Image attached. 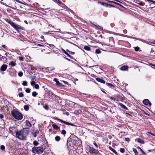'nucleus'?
I'll use <instances>...</instances> for the list:
<instances>
[{
  "label": "nucleus",
  "mask_w": 155,
  "mask_h": 155,
  "mask_svg": "<svg viewBox=\"0 0 155 155\" xmlns=\"http://www.w3.org/2000/svg\"><path fill=\"white\" fill-rule=\"evenodd\" d=\"M19 96L20 97H22L24 96V94L22 93H20L18 94Z\"/></svg>",
  "instance_id": "obj_32"
},
{
  "label": "nucleus",
  "mask_w": 155,
  "mask_h": 155,
  "mask_svg": "<svg viewBox=\"0 0 155 155\" xmlns=\"http://www.w3.org/2000/svg\"><path fill=\"white\" fill-rule=\"evenodd\" d=\"M8 65L6 64H3L2 65L0 68V70L1 71H4L6 70L7 69Z\"/></svg>",
  "instance_id": "obj_6"
},
{
  "label": "nucleus",
  "mask_w": 155,
  "mask_h": 155,
  "mask_svg": "<svg viewBox=\"0 0 155 155\" xmlns=\"http://www.w3.org/2000/svg\"><path fill=\"white\" fill-rule=\"evenodd\" d=\"M147 1L149 2H152L153 3L155 4V1L153 0H147Z\"/></svg>",
  "instance_id": "obj_40"
},
{
  "label": "nucleus",
  "mask_w": 155,
  "mask_h": 155,
  "mask_svg": "<svg viewBox=\"0 0 155 155\" xmlns=\"http://www.w3.org/2000/svg\"><path fill=\"white\" fill-rule=\"evenodd\" d=\"M124 151H125V150H124V148H120V151L121 153H124Z\"/></svg>",
  "instance_id": "obj_27"
},
{
  "label": "nucleus",
  "mask_w": 155,
  "mask_h": 155,
  "mask_svg": "<svg viewBox=\"0 0 155 155\" xmlns=\"http://www.w3.org/2000/svg\"><path fill=\"white\" fill-rule=\"evenodd\" d=\"M8 22L17 30H18L19 29L23 30V27H21L20 25H17L11 21H8Z\"/></svg>",
  "instance_id": "obj_4"
},
{
  "label": "nucleus",
  "mask_w": 155,
  "mask_h": 155,
  "mask_svg": "<svg viewBox=\"0 0 155 155\" xmlns=\"http://www.w3.org/2000/svg\"><path fill=\"white\" fill-rule=\"evenodd\" d=\"M24 109L26 110H28L29 109V107L28 105H25L24 106Z\"/></svg>",
  "instance_id": "obj_17"
},
{
  "label": "nucleus",
  "mask_w": 155,
  "mask_h": 155,
  "mask_svg": "<svg viewBox=\"0 0 155 155\" xmlns=\"http://www.w3.org/2000/svg\"><path fill=\"white\" fill-rule=\"evenodd\" d=\"M54 81L56 82V84L57 85H58L61 86H63V85H62L60 82L58 81V79L56 78H54Z\"/></svg>",
  "instance_id": "obj_9"
},
{
  "label": "nucleus",
  "mask_w": 155,
  "mask_h": 155,
  "mask_svg": "<svg viewBox=\"0 0 155 155\" xmlns=\"http://www.w3.org/2000/svg\"><path fill=\"white\" fill-rule=\"evenodd\" d=\"M2 47L4 48H5L6 47V46L4 45H2Z\"/></svg>",
  "instance_id": "obj_57"
},
{
  "label": "nucleus",
  "mask_w": 155,
  "mask_h": 155,
  "mask_svg": "<svg viewBox=\"0 0 155 155\" xmlns=\"http://www.w3.org/2000/svg\"><path fill=\"white\" fill-rule=\"evenodd\" d=\"M24 22L25 23H26V24H28V22H27V21H26V20H25V21H24Z\"/></svg>",
  "instance_id": "obj_56"
},
{
  "label": "nucleus",
  "mask_w": 155,
  "mask_h": 155,
  "mask_svg": "<svg viewBox=\"0 0 155 155\" xmlns=\"http://www.w3.org/2000/svg\"><path fill=\"white\" fill-rule=\"evenodd\" d=\"M148 152H150L151 151V150H148Z\"/></svg>",
  "instance_id": "obj_64"
},
{
  "label": "nucleus",
  "mask_w": 155,
  "mask_h": 155,
  "mask_svg": "<svg viewBox=\"0 0 155 155\" xmlns=\"http://www.w3.org/2000/svg\"><path fill=\"white\" fill-rule=\"evenodd\" d=\"M25 92L27 93H29L30 92V90L28 88L26 89Z\"/></svg>",
  "instance_id": "obj_31"
},
{
  "label": "nucleus",
  "mask_w": 155,
  "mask_h": 155,
  "mask_svg": "<svg viewBox=\"0 0 155 155\" xmlns=\"http://www.w3.org/2000/svg\"><path fill=\"white\" fill-rule=\"evenodd\" d=\"M125 140L126 141L129 142L130 141V140L129 138H125Z\"/></svg>",
  "instance_id": "obj_43"
},
{
  "label": "nucleus",
  "mask_w": 155,
  "mask_h": 155,
  "mask_svg": "<svg viewBox=\"0 0 155 155\" xmlns=\"http://www.w3.org/2000/svg\"><path fill=\"white\" fill-rule=\"evenodd\" d=\"M32 150L34 153H41L43 152V149L41 147H34L32 148Z\"/></svg>",
  "instance_id": "obj_3"
},
{
  "label": "nucleus",
  "mask_w": 155,
  "mask_h": 155,
  "mask_svg": "<svg viewBox=\"0 0 155 155\" xmlns=\"http://www.w3.org/2000/svg\"><path fill=\"white\" fill-rule=\"evenodd\" d=\"M1 149L2 150H3L5 149V146H1Z\"/></svg>",
  "instance_id": "obj_45"
},
{
  "label": "nucleus",
  "mask_w": 155,
  "mask_h": 155,
  "mask_svg": "<svg viewBox=\"0 0 155 155\" xmlns=\"http://www.w3.org/2000/svg\"><path fill=\"white\" fill-rule=\"evenodd\" d=\"M119 105L121 106L124 109L127 110V107H126L123 104H122L121 103H120L119 104Z\"/></svg>",
  "instance_id": "obj_16"
},
{
  "label": "nucleus",
  "mask_w": 155,
  "mask_h": 155,
  "mask_svg": "<svg viewBox=\"0 0 155 155\" xmlns=\"http://www.w3.org/2000/svg\"><path fill=\"white\" fill-rule=\"evenodd\" d=\"M143 104L145 105H147L149 104L150 106H151V103L150 102L149 100L148 99H144L143 100Z\"/></svg>",
  "instance_id": "obj_7"
},
{
  "label": "nucleus",
  "mask_w": 155,
  "mask_h": 155,
  "mask_svg": "<svg viewBox=\"0 0 155 155\" xmlns=\"http://www.w3.org/2000/svg\"><path fill=\"white\" fill-rule=\"evenodd\" d=\"M84 49L87 51H90V48L87 46H85L84 47Z\"/></svg>",
  "instance_id": "obj_19"
},
{
  "label": "nucleus",
  "mask_w": 155,
  "mask_h": 155,
  "mask_svg": "<svg viewBox=\"0 0 155 155\" xmlns=\"http://www.w3.org/2000/svg\"><path fill=\"white\" fill-rule=\"evenodd\" d=\"M96 27L100 29H103V27L102 26H100L99 25H96Z\"/></svg>",
  "instance_id": "obj_34"
},
{
  "label": "nucleus",
  "mask_w": 155,
  "mask_h": 155,
  "mask_svg": "<svg viewBox=\"0 0 155 155\" xmlns=\"http://www.w3.org/2000/svg\"><path fill=\"white\" fill-rule=\"evenodd\" d=\"M28 134V131L26 130V128H24L20 131L16 132L17 137L21 140H23L26 138Z\"/></svg>",
  "instance_id": "obj_1"
},
{
  "label": "nucleus",
  "mask_w": 155,
  "mask_h": 155,
  "mask_svg": "<svg viewBox=\"0 0 155 155\" xmlns=\"http://www.w3.org/2000/svg\"><path fill=\"white\" fill-rule=\"evenodd\" d=\"M18 74L19 77H21L23 75V74L22 72H20L18 73Z\"/></svg>",
  "instance_id": "obj_33"
},
{
  "label": "nucleus",
  "mask_w": 155,
  "mask_h": 155,
  "mask_svg": "<svg viewBox=\"0 0 155 155\" xmlns=\"http://www.w3.org/2000/svg\"><path fill=\"white\" fill-rule=\"evenodd\" d=\"M66 54L70 58H71V56L68 52H67V53H66Z\"/></svg>",
  "instance_id": "obj_49"
},
{
  "label": "nucleus",
  "mask_w": 155,
  "mask_h": 155,
  "mask_svg": "<svg viewBox=\"0 0 155 155\" xmlns=\"http://www.w3.org/2000/svg\"><path fill=\"white\" fill-rule=\"evenodd\" d=\"M55 140L56 141H59L60 140V137L58 136H57L55 138Z\"/></svg>",
  "instance_id": "obj_21"
},
{
  "label": "nucleus",
  "mask_w": 155,
  "mask_h": 155,
  "mask_svg": "<svg viewBox=\"0 0 155 155\" xmlns=\"http://www.w3.org/2000/svg\"><path fill=\"white\" fill-rule=\"evenodd\" d=\"M22 84L24 86H26L27 85V82L25 81H24L22 83Z\"/></svg>",
  "instance_id": "obj_36"
},
{
  "label": "nucleus",
  "mask_w": 155,
  "mask_h": 155,
  "mask_svg": "<svg viewBox=\"0 0 155 155\" xmlns=\"http://www.w3.org/2000/svg\"><path fill=\"white\" fill-rule=\"evenodd\" d=\"M31 84L32 86L35 85V81H32L31 82Z\"/></svg>",
  "instance_id": "obj_37"
},
{
  "label": "nucleus",
  "mask_w": 155,
  "mask_h": 155,
  "mask_svg": "<svg viewBox=\"0 0 155 155\" xmlns=\"http://www.w3.org/2000/svg\"><path fill=\"white\" fill-rule=\"evenodd\" d=\"M19 59L20 61H23L24 60V58L22 57H19Z\"/></svg>",
  "instance_id": "obj_39"
},
{
  "label": "nucleus",
  "mask_w": 155,
  "mask_h": 155,
  "mask_svg": "<svg viewBox=\"0 0 155 155\" xmlns=\"http://www.w3.org/2000/svg\"><path fill=\"white\" fill-rule=\"evenodd\" d=\"M109 2L110 3H114V2L112 1H109Z\"/></svg>",
  "instance_id": "obj_61"
},
{
  "label": "nucleus",
  "mask_w": 155,
  "mask_h": 155,
  "mask_svg": "<svg viewBox=\"0 0 155 155\" xmlns=\"http://www.w3.org/2000/svg\"><path fill=\"white\" fill-rule=\"evenodd\" d=\"M109 148L116 155H117V153L116 151L115 150L113 149L110 146L109 147Z\"/></svg>",
  "instance_id": "obj_12"
},
{
  "label": "nucleus",
  "mask_w": 155,
  "mask_h": 155,
  "mask_svg": "<svg viewBox=\"0 0 155 155\" xmlns=\"http://www.w3.org/2000/svg\"><path fill=\"white\" fill-rule=\"evenodd\" d=\"M107 5H109L110 7H114L112 5L110 4H107Z\"/></svg>",
  "instance_id": "obj_55"
},
{
  "label": "nucleus",
  "mask_w": 155,
  "mask_h": 155,
  "mask_svg": "<svg viewBox=\"0 0 155 155\" xmlns=\"http://www.w3.org/2000/svg\"><path fill=\"white\" fill-rule=\"evenodd\" d=\"M137 4L140 6H144L145 5V3L143 2H139L137 3Z\"/></svg>",
  "instance_id": "obj_20"
},
{
  "label": "nucleus",
  "mask_w": 155,
  "mask_h": 155,
  "mask_svg": "<svg viewBox=\"0 0 155 155\" xmlns=\"http://www.w3.org/2000/svg\"><path fill=\"white\" fill-rule=\"evenodd\" d=\"M37 46H38L41 47H44V45L39 44H38Z\"/></svg>",
  "instance_id": "obj_52"
},
{
  "label": "nucleus",
  "mask_w": 155,
  "mask_h": 155,
  "mask_svg": "<svg viewBox=\"0 0 155 155\" xmlns=\"http://www.w3.org/2000/svg\"><path fill=\"white\" fill-rule=\"evenodd\" d=\"M61 50L65 54L67 53V52L63 49L62 48Z\"/></svg>",
  "instance_id": "obj_44"
},
{
  "label": "nucleus",
  "mask_w": 155,
  "mask_h": 155,
  "mask_svg": "<svg viewBox=\"0 0 155 155\" xmlns=\"http://www.w3.org/2000/svg\"><path fill=\"white\" fill-rule=\"evenodd\" d=\"M86 147L87 151H88L91 153H97L98 151L96 149H94L90 146H87Z\"/></svg>",
  "instance_id": "obj_5"
},
{
  "label": "nucleus",
  "mask_w": 155,
  "mask_h": 155,
  "mask_svg": "<svg viewBox=\"0 0 155 155\" xmlns=\"http://www.w3.org/2000/svg\"><path fill=\"white\" fill-rule=\"evenodd\" d=\"M61 133L62 134L65 135L66 133V131L64 130H61Z\"/></svg>",
  "instance_id": "obj_25"
},
{
  "label": "nucleus",
  "mask_w": 155,
  "mask_h": 155,
  "mask_svg": "<svg viewBox=\"0 0 155 155\" xmlns=\"http://www.w3.org/2000/svg\"><path fill=\"white\" fill-rule=\"evenodd\" d=\"M12 116L17 120H21L23 118V115L17 109H13L11 111Z\"/></svg>",
  "instance_id": "obj_2"
},
{
  "label": "nucleus",
  "mask_w": 155,
  "mask_h": 155,
  "mask_svg": "<svg viewBox=\"0 0 155 155\" xmlns=\"http://www.w3.org/2000/svg\"><path fill=\"white\" fill-rule=\"evenodd\" d=\"M35 88L36 89H38L39 88V86L38 84H35Z\"/></svg>",
  "instance_id": "obj_29"
},
{
  "label": "nucleus",
  "mask_w": 155,
  "mask_h": 155,
  "mask_svg": "<svg viewBox=\"0 0 155 155\" xmlns=\"http://www.w3.org/2000/svg\"><path fill=\"white\" fill-rule=\"evenodd\" d=\"M133 150L135 155H138V153L136 149L134 148Z\"/></svg>",
  "instance_id": "obj_22"
},
{
  "label": "nucleus",
  "mask_w": 155,
  "mask_h": 155,
  "mask_svg": "<svg viewBox=\"0 0 155 155\" xmlns=\"http://www.w3.org/2000/svg\"><path fill=\"white\" fill-rule=\"evenodd\" d=\"M53 128L55 129L58 130L59 128V127L55 124H53L52 125Z\"/></svg>",
  "instance_id": "obj_15"
},
{
  "label": "nucleus",
  "mask_w": 155,
  "mask_h": 155,
  "mask_svg": "<svg viewBox=\"0 0 155 155\" xmlns=\"http://www.w3.org/2000/svg\"><path fill=\"white\" fill-rule=\"evenodd\" d=\"M1 4H3V5H5L4 3L3 2H1Z\"/></svg>",
  "instance_id": "obj_62"
},
{
  "label": "nucleus",
  "mask_w": 155,
  "mask_h": 155,
  "mask_svg": "<svg viewBox=\"0 0 155 155\" xmlns=\"http://www.w3.org/2000/svg\"><path fill=\"white\" fill-rule=\"evenodd\" d=\"M36 134H37V132H35L34 134H33V136H34L35 137H36Z\"/></svg>",
  "instance_id": "obj_50"
},
{
  "label": "nucleus",
  "mask_w": 155,
  "mask_h": 155,
  "mask_svg": "<svg viewBox=\"0 0 155 155\" xmlns=\"http://www.w3.org/2000/svg\"><path fill=\"white\" fill-rule=\"evenodd\" d=\"M140 149L143 153L145 155H146V153L144 152L140 148Z\"/></svg>",
  "instance_id": "obj_47"
},
{
  "label": "nucleus",
  "mask_w": 155,
  "mask_h": 155,
  "mask_svg": "<svg viewBox=\"0 0 155 155\" xmlns=\"http://www.w3.org/2000/svg\"><path fill=\"white\" fill-rule=\"evenodd\" d=\"M137 141L138 142L140 143H141V144H144V142L143 140H142V139L139 138L137 139Z\"/></svg>",
  "instance_id": "obj_14"
},
{
  "label": "nucleus",
  "mask_w": 155,
  "mask_h": 155,
  "mask_svg": "<svg viewBox=\"0 0 155 155\" xmlns=\"http://www.w3.org/2000/svg\"><path fill=\"white\" fill-rule=\"evenodd\" d=\"M58 120L59 121H61V122H63V123H64L65 124H66L67 125H70V123L66 122L65 121H64V120H61V119H58Z\"/></svg>",
  "instance_id": "obj_13"
},
{
  "label": "nucleus",
  "mask_w": 155,
  "mask_h": 155,
  "mask_svg": "<svg viewBox=\"0 0 155 155\" xmlns=\"http://www.w3.org/2000/svg\"><path fill=\"white\" fill-rule=\"evenodd\" d=\"M94 145H97L96 144V143H95V142L94 143Z\"/></svg>",
  "instance_id": "obj_63"
},
{
  "label": "nucleus",
  "mask_w": 155,
  "mask_h": 155,
  "mask_svg": "<svg viewBox=\"0 0 155 155\" xmlns=\"http://www.w3.org/2000/svg\"><path fill=\"white\" fill-rule=\"evenodd\" d=\"M44 108L46 109V110H48V109H49V107L48 106L46 105H45V106H44Z\"/></svg>",
  "instance_id": "obj_30"
},
{
  "label": "nucleus",
  "mask_w": 155,
  "mask_h": 155,
  "mask_svg": "<svg viewBox=\"0 0 155 155\" xmlns=\"http://www.w3.org/2000/svg\"><path fill=\"white\" fill-rule=\"evenodd\" d=\"M70 125H71V126H76V125H74V124H72V123H70Z\"/></svg>",
  "instance_id": "obj_53"
},
{
  "label": "nucleus",
  "mask_w": 155,
  "mask_h": 155,
  "mask_svg": "<svg viewBox=\"0 0 155 155\" xmlns=\"http://www.w3.org/2000/svg\"><path fill=\"white\" fill-rule=\"evenodd\" d=\"M128 37L130 38L135 39H136V40H140V39L139 38H135V37Z\"/></svg>",
  "instance_id": "obj_38"
},
{
  "label": "nucleus",
  "mask_w": 155,
  "mask_h": 155,
  "mask_svg": "<svg viewBox=\"0 0 155 155\" xmlns=\"http://www.w3.org/2000/svg\"><path fill=\"white\" fill-rule=\"evenodd\" d=\"M106 85L107 86H109V87L114 86L112 84H111V83H106Z\"/></svg>",
  "instance_id": "obj_28"
},
{
  "label": "nucleus",
  "mask_w": 155,
  "mask_h": 155,
  "mask_svg": "<svg viewBox=\"0 0 155 155\" xmlns=\"http://www.w3.org/2000/svg\"><path fill=\"white\" fill-rule=\"evenodd\" d=\"M34 145H37L38 144V142L36 141H34L33 142Z\"/></svg>",
  "instance_id": "obj_35"
},
{
  "label": "nucleus",
  "mask_w": 155,
  "mask_h": 155,
  "mask_svg": "<svg viewBox=\"0 0 155 155\" xmlns=\"http://www.w3.org/2000/svg\"><path fill=\"white\" fill-rule=\"evenodd\" d=\"M4 117V115L2 114H0V118L1 119H2Z\"/></svg>",
  "instance_id": "obj_48"
},
{
  "label": "nucleus",
  "mask_w": 155,
  "mask_h": 155,
  "mask_svg": "<svg viewBox=\"0 0 155 155\" xmlns=\"http://www.w3.org/2000/svg\"><path fill=\"white\" fill-rule=\"evenodd\" d=\"M10 64L12 66L14 67L16 63L13 61H11L10 63Z\"/></svg>",
  "instance_id": "obj_18"
},
{
  "label": "nucleus",
  "mask_w": 155,
  "mask_h": 155,
  "mask_svg": "<svg viewBox=\"0 0 155 155\" xmlns=\"http://www.w3.org/2000/svg\"><path fill=\"white\" fill-rule=\"evenodd\" d=\"M37 94V93L35 91H34L32 93V95L34 97H35Z\"/></svg>",
  "instance_id": "obj_24"
},
{
  "label": "nucleus",
  "mask_w": 155,
  "mask_h": 155,
  "mask_svg": "<svg viewBox=\"0 0 155 155\" xmlns=\"http://www.w3.org/2000/svg\"><path fill=\"white\" fill-rule=\"evenodd\" d=\"M140 40L142 42H145V43H146L147 42V41H146L144 40L141 39H140Z\"/></svg>",
  "instance_id": "obj_51"
},
{
  "label": "nucleus",
  "mask_w": 155,
  "mask_h": 155,
  "mask_svg": "<svg viewBox=\"0 0 155 155\" xmlns=\"http://www.w3.org/2000/svg\"><path fill=\"white\" fill-rule=\"evenodd\" d=\"M66 114L67 115H69V113L68 112H66Z\"/></svg>",
  "instance_id": "obj_59"
},
{
  "label": "nucleus",
  "mask_w": 155,
  "mask_h": 155,
  "mask_svg": "<svg viewBox=\"0 0 155 155\" xmlns=\"http://www.w3.org/2000/svg\"><path fill=\"white\" fill-rule=\"evenodd\" d=\"M67 51L68 52H69L71 54H74V52H71V51H69L68 50H67Z\"/></svg>",
  "instance_id": "obj_46"
},
{
  "label": "nucleus",
  "mask_w": 155,
  "mask_h": 155,
  "mask_svg": "<svg viewBox=\"0 0 155 155\" xmlns=\"http://www.w3.org/2000/svg\"><path fill=\"white\" fill-rule=\"evenodd\" d=\"M16 1L20 3H22L21 2L19 1L18 0H17Z\"/></svg>",
  "instance_id": "obj_60"
},
{
  "label": "nucleus",
  "mask_w": 155,
  "mask_h": 155,
  "mask_svg": "<svg viewBox=\"0 0 155 155\" xmlns=\"http://www.w3.org/2000/svg\"><path fill=\"white\" fill-rule=\"evenodd\" d=\"M96 80L97 81L101 82L103 84H104L105 83V82L104 80L100 78H96Z\"/></svg>",
  "instance_id": "obj_10"
},
{
  "label": "nucleus",
  "mask_w": 155,
  "mask_h": 155,
  "mask_svg": "<svg viewBox=\"0 0 155 155\" xmlns=\"http://www.w3.org/2000/svg\"><path fill=\"white\" fill-rule=\"evenodd\" d=\"M128 68L127 66H122L120 68L122 71H125L127 70Z\"/></svg>",
  "instance_id": "obj_11"
},
{
  "label": "nucleus",
  "mask_w": 155,
  "mask_h": 155,
  "mask_svg": "<svg viewBox=\"0 0 155 155\" xmlns=\"http://www.w3.org/2000/svg\"><path fill=\"white\" fill-rule=\"evenodd\" d=\"M64 58L66 59L68 61H71V60L68 58H65V57H64Z\"/></svg>",
  "instance_id": "obj_54"
},
{
  "label": "nucleus",
  "mask_w": 155,
  "mask_h": 155,
  "mask_svg": "<svg viewBox=\"0 0 155 155\" xmlns=\"http://www.w3.org/2000/svg\"><path fill=\"white\" fill-rule=\"evenodd\" d=\"M134 50L135 51H137L139 50V48L138 47H134Z\"/></svg>",
  "instance_id": "obj_26"
},
{
  "label": "nucleus",
  "mask_w": 155,
  "mask_h": 155,
  "mask_svg": "<svg viewBox=\"0 0 155 155\" xmlns=\"http://www.w3.org/2000/svg\"><path fill=\"white\" fill-rule=\"evenodd\" d=\"M98 3H100L101 5H104L106 4V3L101 2H99Z\"/></svg>",
  "instance_id": "obj_41"
},
{
  "label": "nucleus",
  "mask_w": 155,
  "mask_h": 155,
  "mask_svg": "<svg viewBox=\"0 0 155 155\" xmlns=\"http://www.w3.org/2000/svg\"><path fill=\"white\" fill-rule=\"evenodd\" d=\"M25 125L28 128H30L31 126V125L30 122L28 120L26 121L25 122Z\"/></svg>",
  "instance_id": "obj_8"
},
{
  "label": "nucleus",
  "mask_w": 155,
  "mask_h": 155,
  "mask_svg": "<svg viewBox=\"0 0 155 155\" xmlns=\"http://www.w3.org/2000/svg\"><path fill=\"white\" fill-rule=\"evenodd\" d=\"M101 52V51L99 49H96L95 50V53L97 54H100Z\"/></svg>",
  "instance_id": "obj_23"
},
{
  "label": "nucleus",
  "mask_w": 155,
  "mask_h": 155,
  "mask_svg": "<svg viewBox=\"0 0 155 155\" xmlns=\"http://www.w3.org/2000/svg\"><path fill=\"white\" fill-rule=\"evenodd\" d=\"M56 1L59 4H61L62 3L59 0H57Z\"/></svg>",
  "instance_id": "obj_42"
},
{
  "label": "nucleus",
  "mask_w": 155,
  "mask_h": 155,
  "mask_svg": "<svg viewBox=\"0 0 155 155\" xmlns=\"http://www.w3.org/2000/svg\"><path fill=\"white\" fill-rule=\"evenodd\" d=\"M114 3L115 4H116L118 5H119V4H118V3L115 2H114Z\"/></svg>",
  "instance_id": "obj_58"
}]
</instances>
